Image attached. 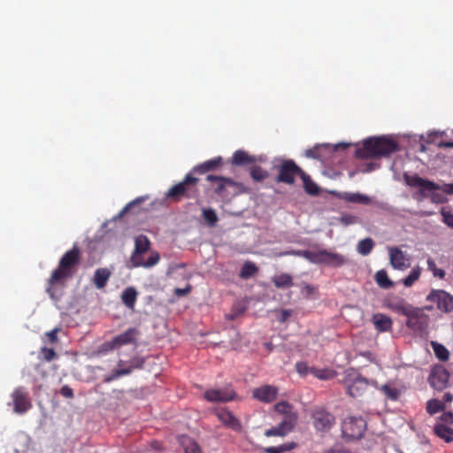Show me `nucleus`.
<instances>
[{
    "mask_svg": "<svg viewBox=\"0 0 453 453\" xmlns=\"http://www.w3.org/2000/svg\"><path fill=\"white\" fill-rule=\"evenodd\" d=\"M296 369L298 373L305 375L308 372H310L311 367H308V365L304 362H298L296 365Z\"/></svg>",
    "mask_w": 453,
    "mask_h": 453,
    "instance_id": "nucleus-59",
    "label": "nucleus"
},
{
    "mask_svg": "<svg viewBox=\"0 0 453 453\" xmlns=\"http://www.w3.org/2000/svg\"><path fill=\"white\" fill-rule=\"evenodd\" d=\"M145 363V359L142 357H132L128 362V365L127 367H123L124 369H130V373L134 369H141L142 368L143 365Z\"/></svg>",
    "mask_w": 453,
    "mask_h": 453,
    "instance_id": "nucleus-52",
    "label": "nucleus"
},
{
    "mask_svg": "<svg viewBox=\"0 0 453 453\" xmlns=\"http://www.w3.org/2000/svg\"><path fill=\"white\" fill-rule=\"evenodd\" d=\"M426 301L436 303L437 309L443 312L449 313L453 311V296L444 290H431Z\"/></svg>",
    "mask_w": 453,
    "mask_h": 453,
    "instance_id": "nucleus-10",
    "label": "nucleus"
},
{
    "mask_svg": "<svg viewBox=\"0 0 453 453\" xmlns=\"http://www.w3.org/2000/svg\"><path fill=\"white\" fill-rule=\"evenodd\" d=\"M192 290V287L188 284L186 288H177L174 289V294L177 296H184L188 294H189Z\"/></svg>",
    "mask_w": 453,
    "mask_h": 453,
    "instance_id": "nucleus-62",
    "label": "nucleus"
},
{
    "mask_svg": "<svg viewBox=\"0 0 453 453\" xmlns=\"http://www.w3.org/2000/svg\"><path fill=\"white\" fill-rule=\"evenodd\" d=\"M123 365H124V361L119 360L118 362V366L121 367V368L114 370L111 374L104 376V382L109 383V382H111V381L119 379L121 376L130 374V369H124L122 367Z\"/></svg>",
    "mask_w": 453,
    "mask_h": 453,
    "instance_id": "nucleus-37",
    "label": "nucleus"
},
{
    "mask_svg": "<svg viewBox=\"0 0 453 453\" xmlns=\"http://www.w3.org/2000/svg\"><path fill=\"white\" fill-rule=\"evenodd\" d=\"M199 180L189 172L181 181L168 189L165 197L172 202H179L183 198L196 199L200 195L197 187Z\"/></svg>",
    "mask_w": 453,
    "mask_h": 453,
    "instance_id": "nucleus-4",
    "label": "nucleus"
},
{
    "mask_svg": "<svg viewBox=\"0 0 453 453\" xmlns=\"http://www.w3.org/2000/svg\"><path fill=\"white\" fill-rule=\"evenodd\" d=\"M235 393L231 388H212L204 392V398L209 402H229L234 400Z\"/></svg>",
    "mask_w": 453,
    "mask_h": 453,
    "instance_id": "nucleus-16",
    "label": "nucleus"
},
{
    "mask_svg": "<svg viewBox=\"0 0 453 453\" xmlns=\"http://www.w3.org/2000/svg\"><path fill=\"white\" fill-rule=\"evenodd\" d=\"M202 216L203 220L209 226H215L219 218L216 211L211 208H204L202 210Z\"/></svg>",
    "mask_w": 453,
    "mask_h": 453,
    "instance_id": "nucleus-42",
    "label": "nucleus"
},
{
    "mask_svg": "<svg viewBox=\"0 0 453 453\" xmlns=\"http://www.w3.org/2000/svg\"><path fill=\"white\" fill-rule=\"evenodd\" d=\"M441 214L442 216L443 223L453 228V212L450 210L442 207L441 210Z\"/></svg>",
    "mask_w": 453,
    "mask_h": 453,
    "instance_id": "nucleus-54",
    "label": "nucleus"
},
{
    "mask_svg": "<svg viewBox=\"0 0 453 453\" xmlns=\"http://www.w3.org/2000/svg\"><path fill=\"white\" fill-rule=\"evenodd\" d=\"M314 428L318 432H328L335 423L334 416L324 407H315L311 413Z\"/></svg>",
    "mask_w": 453,
    "mask_h": 453,
    "instance_id": "nucleus-9",
    "label": "nucleus"
},
{
    "mask_svg": "<svg viewBox=\"0 0 453 453\" xmlns=\"http://www.w3.org/2000/svg\"><path fill=\"white\" fill-rule=\"evenodd\" d=\"M296 443L295 442H291V443H288V444H282V445H280V446H277V447H268V448H265V453H284L286 451H288V450H291L292 449H294L296 447Z\"/></svg>",
    "mask_w": 453,
    "mask_h": 453,
    "instance_id": "nucleus-51",
    "label": "nucleus"
},
{
    "mask_svg": "<svg viewBox=\"0 0 453 453\" xmlns=\"http://www.w3.org/2000/svg\"><path fill=\"white\" fill-rule=\"evenodd\" d=\"M322 150H329V145H327V144L316 145L312 149L307 150L305 151V156L308 157L320 160L323 158V155L321 154Z\"/></svg>",
    "mask_w": 453,
    "mask_h": 453,
    "instance_id": "nucleus-47",
    "label": "nucleus"
},
{
    "mask_svg": "<svg viewBox=\"0 0 453 453\" xmlns=\"http://www.w3.org/2000/svg\"><path fill=\"white\" fill-rule=\"evenodd\" d=\"M60 394L65 398H73L74 395L73 389L68 385H64L60 388Z\"/></svg>",
    "mask_w": 453,
    "mask_h": 453,
    "instance_id": "nucleus-60",
    "label": "nucleus"
},
{
    "mask_svg": "<svg viewBox=\"0 0 453 453\" xmlns=\"http://www.w3.org/2000/svg\"><path fill=\"white\" fill-rule=\"evenodd\" d=\"M374 327L379 332H389L392 329L393 321L391 318L383 313H375L372 318Z\"/></svg>",
    "mask_w": 453,
    "mask_h": 453,
    "instance_id": "nucleus-24",
    "label": "nucleus"
},
{
    "mask_svg": "<svg viewBox=\"0 0 453 453\" xmlns=\"http://www.w3.org/2000/svg\"><path fill=\"white\" fill-rule=\"evenodd\" d=\"M389 258L391 265L397 270H403L409 266V259L406 255L396 247L389 249Z\"/></svg>",
    "mask_w": 453,
    "mask_h": 453,
    "instance_id": "nucleus-20",
    "label": "nucleus"
},
{
    "mask_svg": "<svg viewBox=\"0 0 453 453\" xmlns=\"http://www.w3.org/2000/svg\"><path fill=\"white\" fill-rule=\"evenodd\" d=\"M250 174L251 178L257 182L263 181L269 177V173L266 170L256 165L250 167Z\"/></svg>",
    "mask_w": 453,
    "mask_h": 453,
    "instance_id": "nucleus-40",
    "label": "nucleus"
},
{
    "mask_svg": "<svg viewBox=\"0 0 453 453\" xmlns=\"http://www.w3.org/2000/svg\"><path fill=\"white\" fill-rule=\"evenodd\" d=\"M13 411L17 414H24L32 408L29 393L24 387H18L12 394Z\"/></svg>",
    "mask_w": 453,
    "mask_h": 453,
    "instance_id": "nucleus-11",
    "label": "nucleus"
},
{
    "mask_svg": "<svg viewBox=\"0 0 453 453\" xmlns=\"http://www.w3.org/2000/svg\"><path fill=\"white\" fill-rule=\"evenodd\" d=\"M297 421V414H288L284 415L280 424L265 432V435L267 437L271 436H284L290 433L295 427Z\"/></svg>",
    "mask_w": 453,
    "mask_h": 453,
    "instance_id": "nucleus-13",
    "label": "nucleus"
},
{
    "mask_svg": "<svg viewBox=\"0 0 453 453\" xmlns=\"http://www.w3.org/2000/svg\"><path fill=\"white\" fill-rule=\"evenodd\" d=\"M59 332L58 328H54L53 330L46 333V335L49 338V341L50 343H56L58 340V333Z\"/></svg>",
    "mask_w": 453,
    "mask_h": 453,
    "instance_id": "nucleus-63",
    "label": "nucleus"
},
{
    "mask_svg": "<svg viewBox=\"0 0 453 453\" xmlns=\"http://www.w3.org/2000/svg\"><path fill=\"white\" fill-rule=\"evenodd\" d=\"M278 171L276 181L278 183H285L293 185L296 176L303 173V169L299 167L292 159H282L280 163L274 166Z\"/></svg>",
    "mask_w": 453,
    "mask_h": 453,
    "instance_id": "nucleus-7",
    "label": "nucleus"
},
{
    "mask_svg": "<svg viewBox=\"0 0 453 453\" xmlns=\"http://www.w3.org/2000/svg\"><path fill=\"white\" fill-rule=\"evenodd\" d=\"M265 161V159L262 156H250L248 152L242 150H236L232 157V164L237 166H243L257 162L262 163Z\"/></svg>",
    "mask_w": 453,
    "mask_h": 453,
    "instance_id": "nucleus-19",
    "label": "nucleus"
},
{
    "mask_svg": "<svg viewBox=\"0 0 453 453\" xmlns=\"http://www.w3.org/2000/svg\"><path fill=\"white\" fill-rule=\"evenodd\" d=\"M222 165V157H217L212 159L207 160L195 167L190 171L194 176L196 174H204L208 172L213 171Z\"/></svg>",
    "mask_w": 453,
    "mask_h": 453,
    "instance_id": "nucleus-23",
    "label": "nucleus"
},
{
    "mask_svg": "<svg viewBox=\"0 0 453 453\" xmlns=\"http://www.w3.org/2000/svg\"><path fill=\"white\" fill-rule=\"evenodd\" d=\"M292 315L291 310H281L279 317V321L284 323Z\"/></svg>",
    "mask_w": 453,
    "mask_h": 453,
    "instance_id": "nucleus-64",
    "label": "nucleus"
},
{
    "mask_svg": "<svg viewBox=\"0 0 453 453\" xmlns=\"http://www.w3.org/2000/svg\"><path fill=\"white\" fill-rule=\"evenodd\" d=\"M185 453H202L199 445L189 437H185L182 441Z\"/></svg>",
    "mask_w": 453,
    "mask_h": 453,
    "instance_id": "nucleus-48",
    "label": "nucleus"
},
{
    "mask_svg": "<svg viewBox=\"0 0 453 453\" xmlns=\"http://www.w3.org/2000/svg\"><path fill=\"white\" fill-rule=\"evenodd\" d=\"M434 431L438 437L443 439L446 442H450L453 441V429L449 426L437 423L434 427Z\"/></svg>",
    "mask_w": 453,
    "mask_h": 453,
    "instance_id": "nucleus-29",
    "label": "nucleus"
},
{
    "mask_svg": "<svg viewBox=\"0 0 453 453\" xmlns=\"http://www.w3.org/2000/svg\"><path fill=\"white\" fill-rule=\"evenodd\" d=\"M326 250H320L317 251L308 250L306 254V260L312 264H325L326 261Z\"/></svg>",
    "mask_w": 453,
    "mask_h": 453,
    "instance_id": "nucleus-33",
    "label": "nucleus"
},
{
    "mask_svg": "<svg viewBox=\"0 0 453 453\" xmlns=\"http://www.w3.org/2000/svg\"><path fill=\"white\" fill-rule=\"evenodd\" d=\"M345 263L346 258L342 255L327 250L326 261V265L339 267L343 265Z\"/></svg>",
    "mask_w": 453,
    "mask_h": 453,
    "instance_id": "nucleus-38",
    "label": "nucleus"
},
{
    "mask_svg": "<svg viewBox=\"0 0 453 453\" xmlns=\"http://www.w3.org/2000/svg\"><path fill=\"white\" fill-rule=\"evenodd\" d=\"M134 263H133L134 267H144L150 268L156 265L160 259V256L157 251H151L149 258L147 260L143 259V257L137 260V257H134Z\"/></svg>",
    "mask_w": 453,
    "mask_h": 453,
    "instance_id": "nucleus-28",
    "label": "nucleus"
},
{
    "mask_svg": "<svg viewBox=\"0 0 453 453\" xmlns=\"http://www.w3.org/2000/svg\"><path fill=\"white\" fill-rule=\"evenodd\" d=\"M446 426L453 424V413L451 411H445L440 417V422Z\"/></svg>",
    "mask_w": 453,
    "mask_h": 453,
    "instance_id": "nucleus-58",
    "label": "nucleus"
},
{
    "mask_svg": "<svg viewBox=\"0 0 453 453\" xmlns=\"http://www.w3.org/2000/svg\"><path fill=\"white\" fill-rule=\"evenodd\" d=\"M445 409V403L442 401L438 399H431L426 403V411L430 415H434L435 413L443 411Z\"/></svg>",
    "mask_w": 453,
    "mask_h": 453,
    "instance_id": "nucleus-45",
    "label": "nucleus"
},
{
    "mask_svg": "<svg viewBox=\"0 0 453 453\" xmlns=\"http://www.w3.org/2000/svg\"><path fill=\"white\" fill-rule=\"evenodd\" d=\"M344 383L347 388V392L351 397H358L363 395L369 386L378 388L377 381L368 380L360 373L353 370L347 372Z\"/></svg>",
    "mask_w": 453,
    "mask_h": 453,
    "instance_id": "nucleus-5",
    "label": "nucleus"
},
{
    "mask_svg": "<svg viewBox=\"0 0 453 453\" xmlns=\"http://www.w3.org/2000/svg\"><path fill=\"white\" fill-rule=\"evenodd\" d=\"M433 306H425L424 308L413 307L406 316V326L414 333H425L429 325V316L425 313V310L432 311Z\"/></svg>",
    "mask_w": 453,
    "mask_h": 453,
    "instance_id": "nucleus-6",
    "label": "nucleus"
},
{
    "mask_svg": "<svg viewBox=\"0 0 453 453\" xmlns=\"http://www.w3.org/2000/svg\"><path fill=\"white\" fill-rule=\"evenodd\" d=\"M144 201V198L143 197H137L135 198L134 201L128 203L124 208L123 210L121 211L120 212V215H123L124 213H126L132 206H134V204H138V203H141Z\"/></svg>",
    "mask_w": 453,
    "mask_h": 453,
    "instance_id": "nucleus-61",
    "label": "nucleus"
},
{
    "mask_svg": "<svg viewBox=\"0 0 453 453\" xmlns=\"http://www.w3.org/2000/svg\"><path fill=\"white\" fill-rule=\"evenodd\" d=\"M432 347L436 357L441 361H447L449 357L448 349L441 343L432 342Z\"/></svg>",
    "mask_w": 453,
    "mask_h": 453,
    "instance_id": "nucleus-46",
    "label": "nucleus"
},
{
    "mask_svg": "<svg viewBox=\"0 0 453 453\" xmlns=\"http://www.w3.org/2000/svg\"><path fill=\"white\" fill-rule=\"evenodd\" d=\"M257 272L258 268L253 262L246 261L240 270L239 277L247 280L253 277Z\"/></svg>",
    "mask_w": 453,
    "mask_h": 453,
    "instance_id": "nucleus-34",
    "label": "nucleus"
},
{
    "mask_svg": "<svg viewBox=\"0 0 453 453\" xmlns=\"http://www.w3.org/2000/svg\"><path fill=\"white\" fill-rule=\"evenodd\" d=\"M245 307L240 303H235L232 306L230 312L226 315V319L233 321L242 315L245 312Z\"/></svg>",
    "mask_w": 453,
    "mask_h": 453,
    "instance_id": "nucleus-50",
    "label": "nucleus"
},
{
    "mask_svg": "<svg viewBox=\"0 0 453 453\" xmlns=\"http://www.w3.org/2000/svg\"><path fill=\"white\" fill-rule=\"evenodd\" d=\"M310 373L319 380H331L335 376V372L331 369H318L311 367Z\"/></svg>",
    "mask_w": 453,
    "mask_h": 453,
    "instance_id": "nucleus-41",
    "label": "nucleus"
},
{
    "mask_svg": "<svg viewBox=\"0 0 453 453\" xmlns=\"http://www.w3.org/2000/svg\"><path fill=\"white\" fill-rule=\"evenodd\" d=\"M272 281L277 288H290L294 285L293 278L288 273H280L272 278Z\"/></svg>",
    "mask_w": 453,
    "mask_h": 453,
    "instance_id": "nucleus-31",
    "label": "nucleus"
},
{
    "mask_svg": "<svg viewBox=\"0 0 453 453\" xmlns=\"http://www.w3.org/2000/svg\"><path fill=\"white\" fill-rule=\"evenodd\" d=\"M138 330L134 327L128 328L123 334H120L113 338L116 348H119L123 345L135 342L136 336L138 335Z\"/></svg>",
    "mask_w": 453,
    "mask_h": 453,
    "instance_id": "nucleus-25",
    "label": "nucleus"
},
{
    "mask_svg": "<svg viewBox=\"0 0 453 453\" xmlns=\"http://www.w3.org/2000/svg\"><path fill=\"white\" fill-rule=\"evenodd\" d=\"M138 293L136 289L133 287L127 288L121 295L122 303L131 310H134L136 300H137Z\"/></svg>",
    "mask_w": 453,
    "mask_h": 453,
    "instance_id": "nucleus-27",
    "label": "nucleus"
},
{
    "mask_svg": "<svg viewBox=\"0 0 453 453\" xmlns=\"http://www.w3.org/2000/svg\"><path fill=\"white\" fill-rule=\"evenodd\" d=\"M306 254H307V250H289L280 252L279 254V257L295 256V257H303L306 259Z\"/></svg>",
    "mask_w": 453,
    "mask_h": 453,
    "instance_id": "nucleus-56",
    "label": "nucleus"
},
{
    "mask_svg": "<svg viewBox=\"0 0 453 453\" xmlns=\"http://www.w3.org/2000/svg\"><path fill=\"white\" fill-rule=\"evenodd\" d=\"M41 353L43 356V359L47 362L53 360L57 357L55 350L51 348L42 347Z\"/></svg>",
    "mask_w": 453,
    "mask_h": 453,
    "instance_id": "nucleus-55",
    "label": "nucleus"
},
{
    "mask_svg": "<svg viewBox=\"0 0 453 453\" xmlns=\"http://www.w3.org/2000/svg\"><path fill=\"white\" fill-rule=\"evenodd\" d=\"M81 260V251L76 244L62 256L58 268L52 272L47 282L46 291L51 299H55L54 286L63 285L65 280L72 278Z\"/></svg>",
    "mask_w": 453,
    "mask_h": 453,
    "instance_id": "nucleus-1",
    "label": "nucleus"
},
{
    "mask_svg": "<svg viewBox=\"0 0 453 453\" xmlns=\"http://www.w3.org/2000/svg\"><path fill=\"white\" fill-rule=\"evenodd\" d=\"M421 268L418 265L414 266L410 274L403 280V283L405 287H411L420 277Z\"/></svg>",
    "mask_w": 453,
    "mask_h": 453,
    "instance_id": "nucleus-43",
    "label": "nucleus"
},
{
    "mask_svg": "<svg viewBox=\"0 0 453 453\" xmlns=\"http://www.w3.org/2000/svg\"><path fill=\"white\" fill-rule=\"evenodd\" d=\"M217 417L225 426L234 431L240 432L242 430L240 421L231 411L226 409H220L217 411Z\"/></svg>",
    "mask_w": 453,
    "mask_h": 453,
    "instance_id": "nucleus-21",
    "label": "nucleus"
},
{
    "mask_svg": "<svg viewBox=\"0 0 453 453\" xmlns=\"http://www.w3.org/2000/svg\"><path fill=\"white\" fill-rule=\"evenodd\" d=\"M449 373L443 367L434 369L429 376V382L432 388L436 390H442L447 387Z\"/></svg>",
    "mask_w": 453,
    "mask_h": 453,
    "instance_id": "nucleus-17",
    "label": "nucleus"
},
{
    "mask_svg": "<svg viewBox=\"0 0 453 453\" xmlns=\"http://www.w3.org/2000/svg\"><path fill=\"white\" fill-rule=\"evenodd\" d=\"M377 388L380 389L386 395V397L388 399L392 400V401H395L398 399L400 393H399V390L395 387H393L388 384H385L381 387L378 386Z\"/></svg>",
    "mask_w": 453,
    "mask_h": 453,
    "instance_id": "nucleus-44",
    "label": "nucleus"
},
{
    "mask_svg": "<svg viewBox=\"0 0 453 453\" xmlns=\"http://www.w3.org/2000/svg\"><path fill=\"white\" fill-rule=\"evenodd\" d=\"M275 411L280 414L288 415V414H295L296 412L293 411V407L288 402H280L275 405Z\"/></svg>",
    "mask_w": 453,
    "mask_h": 453,
    "instance_id": "nucleus-53",
    "label": "nucleus"
},
{
    "mask_svg": "<svg viewBox=\"0 0 453 453\" xmlns=\"http://www.w3.org/2000/svg\"><path fill=\"white\" fill-rule=\"evenodd\" d=\"M403 180L411 188H419L418 191L413 195L415 199L425 198L430 195L431 201L434 203H443L446 202V197L442 193H438L436 190L440 189V186L429 180H425L418 174L403 173Z\"/></svg>",
    "mask_w": 453,
    "mask_h": 453,
    "instance_id": "nucleus-3",
    "label": "nucleus"
},
{
    "mask_svg": "<svg viewBox=\"0 0 453 453\" xmlns=\"http://www.w3.org/2000/svg\"><path fill=\"white\" fill-rule=\"evenodd\" d=\"M114 349H117V348H116L115 343H114V341H113V339H112V340H111V341H108V342H104V343L100 346V348H99V349H98V352H99V353H102V354H104V353H106V352H108V351H111V350Z\"/></svg>",
    "mask_w": 453,
    "mask_h": 453,
    "instance_id": "nucleus-57",
    "label": "nucleus"
},
{
    "mask_svg": "<svg viewBox=\"0 0 453 453\" xmlns=\"http://www.w3.org/2000/svg\"><path fill=\"white\" fill-rule=\"evenodd\" d=\"M300 178L302 179L303 182V188L306 193L310 195H318L319 194V188L317 184L311 180V178L304 172L303 171V173H301Z\"/></svg>",
    "mask_w": 453,
    "mask_h": 453,
    "instance_id": "nucleus-35",
    "label": "nucleus"
},
{
    "mask_svg": "<svg viewBox=\"0 0 453 453\" xmlns=\"http://www.w3.org/2000/svg\"><path fill=\"white\" fill-rule=\"evenodd\" d=\"M297 421V414H288L284 415L280 424L265 432V435L267 437L271 436H284L290 433L295 427Z\"/></svg>",
    "mask_w": 453,
    "mask_h": 453,
    "instance_id": "nucleus-14",
    "label": "nucleus"
},
{
    "mask_svg": "<svg viewBox=\"0 0 453 453\" xmlns=\"http://www.w3.org/2000/svg\"><path fill=\"white\" fill-rule=\"evenodd\" d=\"M366 430V422L362 417L349 416L342 424V433L347 440L360 439Z\"/></svg>",
    "mask_w": 453,
    "mask_h": 453,
    "instance_id": "nucleus-8",
    "label": "nucleus"
},
{
    "mask_svg": "<svg viewBox=\"0 0 453 453\" xmlns=\"http://www.w3.org/2000/svg\"><path fill=\"white\" fill-rule=\"evenodd\" d=\"M376 283L384 289L391 288L394 286L393 281L388 278L385 270H380L375 273Z\"/></svg>",
    "mask_w": 453,
    "mask_h": 453,
    "instance_id": "nucleus-36",
    "label": "nucleus"
},
{
    "mask_svg": "<svg viewBox=\"0 0 453 453\" xmlns=\"http://www.w3.org/2000/svg\"><path fill=\"white\" fill-rule=\"evenodd\" d=\"M253 397L263 403H271L274 401L278 395V388L271 386L265 385L260 388H255L252 392Z\"/></svg>",
    "mask_w": 453,
    "mask_h": 453,
    "instance_id": "nucleus-18",
    "label": "nucleus"
},
{
    "mask_svg": "<svg viewBox=\"0 0 453 453\" xmlns=\"http://www.w3.org/2000/svg\"><path fill=\"white\" fill-rule=\"evenodd\" d=\"M297 421V414H288L284 415L280 424L265 432V435L267 437L271 436H284L290 433L295 427Z\"/></svg>",
    "mask_w": 453,
    "mask_h": 453,
    "instance_id": "nucleus-12",
    "label": "nucleus"
},
{
    "mask_svg": "<svg viewBox=\"0 0 453 453\" xmlns=\"http://www.w3.org/2000/svg\"><path fill=\"white\" fill-rule=\"evenodd\" d=\"M206 180L211 182V188L219 196H226V188L238 186V183L230 178L209 174Z\"/></svg>",
    "mask_w": 453,
    "mask_h": 453,
    "instance_id": "nucleus-15",
    "label": "nucleus"
},
{
    "mask_svg": "<svg viewBox=\"0 0 453 453\" xmlns=\"http://www.w3.org/2000/svg\"><path fill=\"white\" fill-rule=\"evenodd\" d=\"M399 146L393 139L381 136L371 137L365 140L362 146L356 150V157L361 159L388 157L397 151Z\"/></svg>",
    "mask_w": 453,
    "mask_h": 453,
    "instance_id": "nucleus-2",
    "label": "nucleus"
},
{
    "mask_svg": "<svg viewBox=\"0 0 453 453\" xmlns=\"http://www.w3.org/2000/svg\"><path fill=\"white\" fill-rule=\"evenodd\" d=\"M150 247V242L146 235L141 234L135 238L134 250L131 257L132 264L134 263V257H137V260L143 257Z\"/></svg>",
    "mask_w": 453,
    "mask_h": 453,
    "instance_id": "nucleus-22",
    "label": "nucleus"
},
{
    "mask_svg": "<svg viewBox=\"0 0 453 453\" xmlns=\"http://www.w3.org/2000/svg\"><path fill=\"white\" fill-rule=\"evenodd\" d=\"M111 277V272L107 268H98L94 273L93 282L96 288L102 289L106 285Z\"/></svg>",
    "mask_w": 453,
    "mask_h": 453,
    "instance_id": "nucleus-26",
    "label": "nucleus"
},
{
    "mask_svg": "<svg viewBox=\"0 0 453 453\" xmlns=\"http://www.w3.org/2000/svg\"><path fill=\"white\" fill-rule=\"evenodd\" d=\"M374 242L372 241V238L368 237L358 242L357 250L359 254L363 256H367L372 252Z\"/></svg>",
    "mask_w": 453,
    "mask_h": 453,
    "instance_id": "nucleus-39",
    "label": "nucleus"
},
{
    "mask_svg": "<svg viewBox=\"0 0 453 453\" xmlns=\"http://www.w3.org/2000/svg\"><path fill=\"white\" fill-rule=\"evenodd\" d=\"M342 197L345 201L349 202V203H354L370 204L372 203L371 197H369L366 195L360 194V193H347V192H345Z\"/></svg>",
    "mask_w": 453,
    "mask_h": 453,
    "instance_id": "nucleus-30",
    "label": "nucleus"
},
{
    "mask_svg": "<svg viewBox=\"0 0 453 453\" xmlns=\"http://www.w3.org/2000/svg\"><path fill=\"white\" fill-rule=\"evenodd\" d=\"M411 304L408 303L404 299H399L398 301L393 302L389 304V308L401 315L407 316L411 310L413 308Z\"/></svg>",
    "mask_w": 453,
    "mask_h": 453,
    "instance_id": "nucleus-32",
    "label": "nucleus"
},
{
    "mask_svg": "<svg viewBox=\"0 0 453 453\" xmlns=\"http://www.w3.org/2000/svg\"><path fill=\"white\" fill-rule=\"evenodd\" d=\"M427 269L433 273L434 277L444 279L446 273L443 269L437 268L434 260L432 257L427 258Z\"/></svg>",
    "mask_w": 453,
    "mask_h": 453,
    "instance_id": "nucleus-49",
    "label": "nucleus"
}]
</instances>
